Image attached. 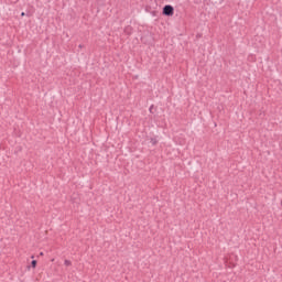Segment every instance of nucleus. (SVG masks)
Returning a JSON list of instances; mask_svg holds the SVG:
<instances>
[{"label":"nucleus","mask_w":282,"mask_h":282,"mask_svg":"<svg viewBox=\"0 0 282 282\" xmlns=\"http://www.w3.org/2000/svg\"><path fill=\"white\" fill-rule=\"evenodd\" d=\"M21 17H25V12H22V13H21Z\"/></svg>","instance_id":"423d86ee"},{"label":"nucleus","mask_w":282,"mask_h":282,"mask_svg":"<svg viewBox=\"0 0 282 282\" xmlns=\"http://www.w3.org/2000/svg\"><path fill=\"white\" fill-rule=\"evenodd\" d=\"M163 14L165 17H173V14H175V9L173 8V6L167 4L165 6V8H163Z\"/></svg>","instance_id":"f257e3e1"},{"label":"nucleus","mask_w":282,"mask_h":282,"mask_svg":"<svg viewBox=\"0 0 282 282\" xmlns=\"http://www.w3.org/2000/svg\"><path fill=\"white\" fill-rule=\"evenodd\" d=\"M150 142L153 147H155V144H158V139L156 138H151Z\"/></svg>","instance_id":"f03ea898"},{"label":"nucleus","mask_w":282,"mask_h":282,"mask_svg":"<svg viewBox=\"0 0 282 282\" xmlns=\"http://www.w3.org/2000/svg\"><path fill=\"white\" fill-rule=\"evenodd\" d=\"M31 268H36V260H32Z\"/></svg>","instance_id":"20e7f679"},{"label":"nucleus","mask_w":282,"mask_h":282,"mask_svg":"<svg viewBox=\"0 0 282 282\" xmlns=\"http://www.w3.org/2000/svg\"><path fill=\"white\" fill-rule=\"evenodd\" d=\"M64 265H66V267L72 265V261H69V260H65V261H64Z\"/></svg>","instance_id":"7ed1b4c3"},{"label":"nucleus","mask_w":282,"mask_h":282,"mask_svg":"<svg viewBox=\"0 0 282 282\" xmlns=\"http://www.w3.org/2000/svg\"><path fill=\"white\" fill-rule=\"evenodd\" d=\"M40 254H41V257H43V252H41Z\"/></svg>","instance_id":"0eeeda50"},{"label":"nucleus","mask_w":282,"mask_h":282,"mask_svg":"<svg viewBox=\"0 0 282 282\" xmlns=\"http://www.w3.org/2000/svg\"><path fill=\"white\" fill-rule=\"evenodd\" d=\"M78 47H79V50H83V44H79Z\"/></svg>","instance_id":"39448f33"}]
</instances>
